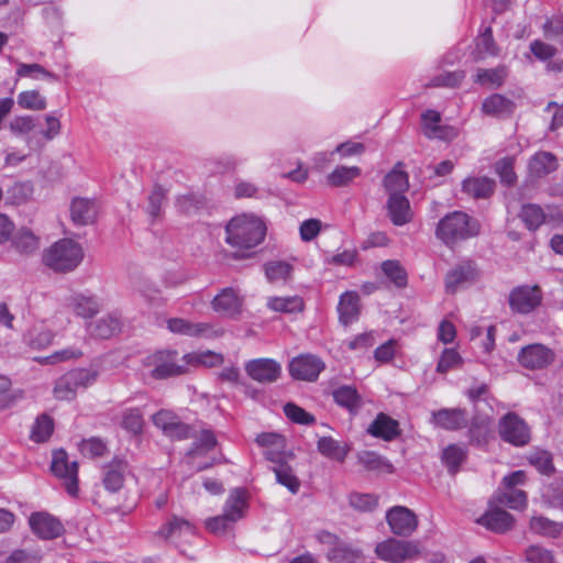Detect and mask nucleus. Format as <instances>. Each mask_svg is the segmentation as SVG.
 <instances>
[{
  "label": "nucleus",
  "mask_w": 563,
  "mask_h": 563,
  "mask_svg": "<svg viewBox=\"0 0 563 563\" xmlns=\"http://www.w3.org/2000/svg\"><path fill=\"white\" fill-rule=\"evenodd\" d=\"M197 526L190 520L172 515L167 520L159 527L156 534L174 544L188 542L191 538L197 536Z\"/></svg>",
  "instance_id": "9"
},
{
  "label": "nucleus",
  "mask_w": 563,
  "mask_h": 563,
  "mask_svg": "<svg viewBox=\"0 0 563 563\" xmlns=\"http://www.w3.org/2000/svg\"><path fill=\"white\" fill-rule=\"evenodd\" d=\"M497 500L514 510H523L528 504L527 494L521 489H506L498 495Z\"/></svg>",
  "instance_id": "50"
},
{
  "label": "nucleus",
  "mask_w": 563,
  "mask_h": 563,
  "mask_svg": "<svg viewBox=\"0 0 563 563\" xmlns=\"http://www.w3.org/2000/svg\"><path fill=\"white\" fill-rule=\"evenodd\" d=\"M386 521L390 531L400 537L411 536L418 527V518L405 506H394L386 512Z\"/></svg>",
  "instance_id": "14"
},
{
  "label": "nucleus",
  "mask_w": 563,
  "mask_h": 563,
  "mask_svg": "<svg viewBox=\"0 0 563 563\" xmlns=\"http://www.w3.org/2000/svg\"><path fill=\"white\" fill-rule=\"evenodd\" d=\"M14 249L23 254H31L40 247V239L29 229H20L12 239Z\"/></svg>",
  "instance_id": "41"
},
{
  "label": "nucleus",
  "mask_w": 563,
  "mask_h": 563,
  "mask_svg": "<svg viewBox=\"0 0 563 563\" xmlns=\"http://www.w3.org/2000/svg\"><path fill=\"white\" fill-rule=\"evenodd\" d=\"M235 522H233L229 517H227L223 512L221 515L210 517L206 519L205 527L206 529L216 536H223L231 531L234 527Z\"/></svg>",
  "instance_id": "53"
},
{
  "label": "nucleus",
  "mask_w": 563,
  "mask_h": 563,
  "mask_svg": "<svg viewBox=\"0 0 563 563\" xmlns=\"http://www.w3.org/2000/svg\"><path fill=\"white\" fill-rule=\"evenodd\" d=\"M32 192L30 183H15L7 190V203L19 206L30 199Z\"/></svg>",
  "instance_id": "51"
},
{
  "label": "nucleus",
  "mask_w": 563,
  "mask_h": 563,
  "mask_svg": "<svg viewBox=\"0 0 563 563\" xmlns=\"http://www.w3.org/2000/svg\"><path fill=\"white\" fill-rule=\"evenodd\" d=\"M530 530L542 537L556 538L563 531V523L550 520L543 516H533L530 519Z\"/></svg>",
  "instance_id": "40"
},
{
  "label": "nucleus",
  "mask_w": 563,
  "mask_h": 563,
  "mask_svg": "<svg viewBox=\"0 0 563 563\" xmlns=\"http://www.w3.org/2000/svg\"><path fill=\"white\" fill-rule=\"evenodd\" d=\"M339 320L349 325L355 322L360 314V297L355 291H345L340 296L338 305Z\"/></svg>",
  "instance_id": "30"
},
{
  "label": "nucleus",
  "mask_w": 563,
  "mask_h": 563,
  "mask_svg": "<svg viewBox=\"0 0 563 563\" xmlns=\"http://www.w3.org/2000/svg\"><path fill=\"white\" fill-rule=\"evenodd\" d=\"M18 104L27 110H44L46 108V99L36 90H27L19 93Z\"/></svg>",
  "instance_id": "54"
},
{
  "label": "nucleus",
  "mask_w": 563,
  "mask_h": 563,
  "mask_svg": "<svg viewBox=\"0 0 563 563\" xmlns=\"http://www.w3.org/2000/svg\"><path fill=\"white\" fill-rule=\"evenodd\" d=\"M477 522L494 532H506L512 528L514 517L503 509H493L483 515Z\"/></svg>",
  "instance_id": "31"
},
{
  "label": "nucleus",
  "mask_w": 563,
  "mask_h": 563,
  "mask_svg": "<svg viewBox=\"0 0 563 563\" xmlns=\"http://www.w3.org/2000/svg\"><path fill=\"white\" fill-rule=\"evenodd\" d=\"M165 198V190L161 186H155L148 196V206L146 208V212L152 220H155L161 216Z\"/></svg>",
  "instance_id": "61"
},
{
  "label": "nucleus",
  "mask_w": 563,
  "mask_h": 563,
  "mask_svg": "<svg viewBox=\"0 0 563 563\" xmlns=\"http://www.w3.org/2000/svg\"><path fill=\"white\" fill-rule=\"evenodd\" d=\"M367 432L385 441H391L400 434L399 423L385 413H378L367 428Z\"/></svg>",
  "instance_id": "27"
},
{
  "label": "nucleus",
  "mask_w": 563,
  "mask_h": 563,
  "mask_svg": "<svg viewBox=\"0 0 563 563\" xmlns=\"http://www.w3.org/2000/svg\"><path fill=\"white\" fill-rule=\"evenodd\" d=\"M98 207L95 200L74 198L70 205V216L75 224L87 225L95 221Z\"/></svg>",
  "instance_id": "28"
},
{
  "label": "nucleus",
  "mask_w": 563,
  "mask_h": 563,
  "mask_svg": "<svg viewBox=\"0 0 563 563\" xmlns=\"http://www.w3.org/2000/svg\"><path fill=\"white\" fill-rule=\"evenodd\" d=\"M506 77L507 69L505 66H499L490 69L479 68L477 70L475 81L482 86L497 88L503 85Z\"/></svg>",
  "instance_id": "46"
},
{
  "label": "nucleus",
  "mask_w": 563,
  "mask_h": 563,
  "mask_svg": "<svg viewBox=\"0 0 563 563\" xmlns=\"http://www.w3.org/2000/svg\"><path fill=\"white\" fill-rule=\"evenodd\" d=\"M556 358L555 352L541 343L528 344L518 352V363L530 371H542L551 366Z\"/></svg>",
  "instance_id": "8"
},
{
  "label": "nucleus",
  "mask_w": 563,
  "mask_h": 563,
  "mask_svg": "<svg viewBox=\"0 0 563 563\" xmlns=\"http://www.w3.org/2000/svg\"><path fill=\"white\" fill-rule=\"evenodd\" d=\"M386 208L394 225L401 227L412 220L413 213L410 202L405 195H390Z\"/></svg>",
  "instance_id": "23"
},
{
  "label": "nucleus",
  "mask_w": 563,
  "mask_h": 563,
  "mask_svg": "<svg viewBox=\"0 0 563 563\" xmlns=\"http://www.w3.org/2000/svg\"><path fill=\"white\" fill-rule=\"evenodd\" d=\"M477 277V268L472 261H462L452 267L445 276V289L454 294L460 287Z\"/></svg>",
  "instance_id": "20"
},
{
  "label": "nucleus",
  "mask_w": 563,
  "mask_h": 563,
  "mask_svg": "<svg viewBox=\"0 0 563 563\" xmlns=\"http://www.w3.org/2000/svg\"><path fill=\"white\" fill-rule=\"evenodd\" d=\"M53 474L64 482L66 492L75 497L78 494V464L70 461L68 454L63 449L53 452L51 464Z\"/></svg>",
  "instance_id": "10"
},
{
  "label": "nucleus",
  "mask_w": 563,
  "mask_h": 563,
  "mask_svg": "<svg viewBox=\"0 0 563 563\" xmlns=\"http://www.w3.org/2000/svg\"><path fill=\"white\" fill-rule=\"evenodd\" d=\"M82 356L84 352L81 349L77 346H67L45 357V363L58 364L63 362L76 361Z\"/></svg>",
  "instance_id": "58"
},
{
  "label": "nucleus",
  "mask_w": 563,
  "mask_h": 563,
  "mask_svg": "<svg viewBox=\"0 0 563 563\" xmlns=\"http://www.w3.org/2000/svg\"><path fill=\"white\" fill-rule=\"evenodd\" d=\"M181 361L188 366L214 367L223 363V356L212 351H200L185 354Z\"/></svg>",
  "instance_id": "39"
},
{
  "label": "nucleus",
  "mask_w": 563,
  "mask_h": 563,
  "mask_svg": "<svg viewBox=\"0 0 563 563\" xmlns=\"http://www.w3.org/2000/svg\"><path fill=\"white\" fill-rule=\"evenodd\" d=\"M167 329L180 335L218 338L223 331L216 329L212 324L206 322H191L183 318H172L167 321Z\"/></svg>",
  "instance_id": "15"
},
{
  "label": "nucleus",
  "mask_w": 563,
  "mask_h": 563,
  "mask_svg": "<svg viewBox=\"0 0 563 563\" xmlns=\"http://www.w3.org/2000/svg\"><path fill=\"white\" fill-rule=\"evenodd\" d=\"M16 75L19 77H30L33 79L47 78L55 80L56 76L51 71L46 70L40 64H24L21 63L18 66Z\"/></svg>",
  "instance_id": "57"
},
{
  "label": "nucleus",
  "mask_w": 563,
  "mask_h": 563,
  "mask_svg": "<svg viewBox=\"0 0 563 563\" xmlns=\"http://www.w3.org/2000/svg\"><path fill=\"white\" fill-rule=\"evenodd\" d=\"M246 375L254 382L263 385L274 384L282 376V365L274 358L258 357L244 364Z\"/></svg>",
  "instance_id": "11"
},
{
  "label": "nucleus",
  "mask_w": 563,
  "mask_h": 563,
  "mask_svg": "<svg viewBox=\"0 0 563 563\" xmlns=\"http://www.w3.org/2000/svg\"><path fill=\"white\" fill-rule=\"evenodd\" d=\"M479 232V224L467 213L453 211L443 217L435 229V236L446 246L452 247L457 242L473 238Z\"/></svg>",
  "instance_id": "2"
},
{
  "label": "nucleus",
  "mask_w": 563,
  "mask_h": 563,
  "mask_svg": "<svg viewBox=\"0 0 563 563\" xmlns=\"http://www.w3.org/2000/svg\"><path fill=\"white\" fill-rule=\"evenodd\" d=\"M54 428L55 423L53 418L46 413H42L35 418L31 427L30 439L35 443H45L51 439Z\"/></svg>",
  "instance_id": "36"
},
{
  "label": "nucleus",
  "mask_w": 563,
  "mask_h": 563,
  "mask_svg": "<svg viewBox=\"0 0 563 563\" xmlns=\"http://www.w3.org/2000/svg\"><path fill=\"white\" fill-rule=\"evenodd\" d=\"M495 183L487 177H470L463 181V191L474 198H487L494 191Z\"/></svg>",
  "instance_id": "38"
},
{
  "label": "nucleus",
  "mask_w": 563,
  "mask_h": 563,
  "mask_svg": "<svg viewBox=\"0 0 563 563\" xmlns=\"http://www.w3.org/2000/svg\"><path fill=\"white\" fill-rule=\"evenodd\" d=\"M520 218L530 231L537 230L547 221V214L543 209L534 203L523 205Z\"/></svg>",
  "instance_id": "47"
},
{
  "label": "nucleus",
  "mask_w": 563,
  "mask_h": 563,
  "mask_svg": "<svg viewBox=\"0 0 563 563\" xmlns=\"http://www.w3.org/2000/svg\"><path fill=\"white\" fill-rule=\"evenodd\" d=\"M512 157H505L496 162L495 170L500 177V181L507 186H511L516 183L517 176L514 170Z\"/></svg>",
  "instance_id": "59"
},
{
  "label": "nucleus",
  "mask_w": 563,
  "mask_h": 563,
  "mask_svg": "<svg viewBox=\"0 0 563 563\" xmlns=\"http://www.w3.org/2000/svg\"><path fill=\"white\" fill-rule=\"evenodd\" d=\"M266 232V223L261 217L242 213L227 223L225 242L239 251H249L264 241Z\"/></svg>",
  "instance_id": "1"
},
{
  "label": "nucleus",
  "mask_w": 563,
  "mask_h": 563,
  "mask_svg": "<svg viewBox=\"0 0 563 563\" xmlns=\"http://www.w3.org/2000/svg\"><path fill=\"white\" fill-rule=\"evenodd\" d=\"M43 263L48 268L67 273L74 271L84 258V250L71 239H62L44 250Z\"/></svg>",
  "instance_id": "3"
},
{
  "label": "nucleus",
  "mask_w": 563,
  "mask_h": 563,
  "mask_svg": "<svg viewBox=\"0 0 563 563\" xmlns=\"http://www.w3.org/2000/svg\"><path fill=\"white\" fill-rule=\"evenodd\" d=\"M431 422L444 430L455 431L467 426L468 418L464 410L444 408L432 412Z\"/></svg>",
  "instance_id": "22"
},
{
  "label": "nucleus",
  "mask_w": 563,
  "mask_h": 563,
  "mask_svg": "<svg viewBox=\"0 0 563 563\" xmlns=\"http://www.w3.org/2000/svg\"><path fill=\"white\" fill-rule=\"evenodd\" d=\"M217 445V439L212 431L202 430L197 442L195 443V448H192L188 452V457L194 459L196 455H201L210 450H212Z\"/></svg>",
  "instance_id": "56"
},
{
  "label": "nucleus",
  "mask_w": 563,
  "mask_h": 563,
  "mask_svg": "<svg viewBox=\"0 0 563 563\" xmlns=\"http://www.w3.org/2000/svg\"><path fill=\"white\" fill-rule=\"evenodd\" d=\"M145 367L151 368V376L155 379L179 376L187 371V364L178 357L175 350H161L146 356L142 361Z\"/></svg>",
  "instance_id": "5"
},
{
  "label": "nucleus",
  "mask_w": 563,
  "mask_h": 563,
  "mask_svg": "<svg viewBox=\"0 0 563 563\" xmlns=\"http://www.w3.org/2000/svg\"><path fill=\"white\" fill-rule=\"evenodd\" d=\"M121 424L128 432L140 434L143 430V417L137 409H130L124 412Z\"/></svg>",
  "instance_id": "63"
},
{
  "label": "nucleus",
  "mask_w": 563,
  "mask_h": 563,
  "mask_svg": "<svg viewBox=\"0 0 563 563\" xmlns=\"http://www.w3.org/2000/svg\"><path fill=\"white\" fill-rule=\"evenodd\" d=\"M525 556L529 563H556L553 552L541 545H530Z\"/></svg>",
  "instance_id": "60"
},
{
  "label": "nucleus",
  "mask_w": 563,
  "mask_h": 563,
  "mask_svg": "<svg viewBox=\"0 0 563 563\" xmlns=\"http://www.w3.org/2000/svg\"><path fill=\"white\" fill-rule=\"evenodd\" d=\"M332 397L340 407L352 415L357 413L364 404L357 389H333Z\"/></svg>",
  "instance_id": "37"
},
{
  "label": "nucleus",
  "mask_w": 563,
  "mask_h": 563,
  "mask_svg": "<svg viewBox=\"0 0 563 563\" xmlns=\"http://www.w3.org/2000/svg\"><path fill=\"white\" fill-rule=\"evenodd\" d=\"M375 554L387 563H405L418 559L421 548L418 541L388 538L376 544Z\"/></svg>",
  "instance_id": "4"
},
{
  "label": "nucleus",
  "mask_w": 563,
  "mask_h": 563,
  "mask_svg": "<svg viewBox=\"0 0 563 563\" xmlns=\"http://www.w3.org/2000/svg\"><path fill=\"white\" fill-rule=\"evenodd\" d=\"M382 271L397 287L406 286L407 273L397 261L388 260L383 262Z\"/></svg>",
  "instance_id": "55"
},
{
  "label": "nucleus",
  "mask_w": 563,
  "mask_h": 563,
  "mask_svg": "<svg viewBox=\"0 0 563 563\" xmlns=\"http://www.w3.org/2000/svg\"><path fill=\"white\" fill-rule=\"evenodd\" d=\"M66 306L81 318H91L100 310L99 300L89 294L74 292L66 299Z\"/></svg>",
  "instance_id": "24"
},
{
  "label": "nucleus",
  "mask_w": 563,
  "mask_h": 563,
  "mask_svg": "<svg viewBox=\"0 0 563 563\" xmlns=\"http://www.w3.org/2000/svg\"><path fill=\"white\" fill-rule=\"evenodd\" d=\"M318 451L325 457L335 460L339 462L344 461L347 454V449L342 445L339 441L331 437H322L317 443Z\"/></svg>",
  "instance_id": "42"
},
{
  "label": "nucleus",
  "mask_w": 563,
  "mask_h": 563,
  "mask_svg": "<svg viewBox=\"0 0 563 563\" xmlns=\"http://www.w3.org/2000/svg\"><path fill=\"white\" fill-rule=\"evenodd\" d=\"M350 504L360 511H372L378 505V497L373 494L354 493L350 496Z\"/></svg>",
  "instance_id": "62"
},
{
  "label": "nucleus",
  "mask_w": 563,
  "mask_h": 563,
  "mask_svg": "<svg viewBox=\"0 0 563 563\" xmlns=\"http://www.w3.org/2000/svg\"><path fill=\"white\" fill-rule=\"evenodd\" d=\"M528 461L541 474L549 475L554 470L553 462H552V456L545 450H534V451H532L528 455Z\"/></svg>",
  "instance_id": "52"
},
{
  "label": "nucleus",
  "mask_w": 563,
  "mask_h": 563,
  "mask_svg": "<svg viewBox=\"0 0 563 563\" xmlns=\"http://www.w3.org/2000/svg\"><path fill=\"white\" fill-rule=\"evenodd\" d=\"M243 298L239 290L232 287L223 288L211 301L212 309L225 317H235L241 312Z\"/></svg>",
  "instance_id": "19"
},
{
  "label": "nucleus",
  "mask_w": 563,
  "mask_h": 563,
  "mask_svg": "<svg viewBox=\"0 0 563 563\" xmlns=\"http://www.w3.org/2000/svg\"><path fill=\"white\" fill-rule=\"evenodd\" d=\"M269 309L278 312L295 313L303 310L305 303L301 297H272L267 301Z\"/></svg>",
  "instance_id": "44"
},
{
  "label": "nucleus",
  "mask_w": 563,
  "mask_h": 563,
  "mask_svg": "<svg viewBox=\"0 0 563 563\" xmlns=\"http://www.w3.org/2000/svg\"><path fill=\"white\" fill-rule=\"evenodd\" d=\"M558 166V159L552 153L538 152L529 161V175L532 178H541L556 170Z\"/></svg>",
  "instance_id": "33"
},
{
  "label": "nucleus",
  "mask_w": 563,
  "mask_h": 563,
  "mask_svg": "<svg viewBox=\"0 0 563 563\" xmlns=\"http://www.w3.org/2000/svg\"><path fill=\"white\" fill-rule=\"evenodd\" d=\"M154 424L159 428L165 435L173 440H185L191 437L190 426L180 421V419L169 410H161L153 416Z\"/></svg>",
  "instance_id": "16"
},
{
  "label": "nucleus",
  "mask_w": 563,
  "mask_h": 563,
  "mask_svg": "<svg viewBox=\"0 0 563 563\" xmlns=\"http://www.w3.org/2000/svg\"><path fill=\"white\" fill-rule=\"evenodd\" d=\"M498 433L504 442L517 448L525 446L531 441L530 427L514 412H508L500 418Z\"/></svg>",
  "instance_id": "7"
},
{
  "label": "nucleus",
  "mask_w": 563,
  "mask_h": 563,
  "mask_svg": "<svg viewBox=\"0 0 563 563\" xmlns=\"http://www.w3.org/2000/svg\"><path fill=\"white\" fill-rule=\"evenodd\" d=\"M273 471L277 483L288 488L289 492L296 494L299 490L300 482L294 474L291 467L286 463H277Z\"/></svg>",
  "instance_id": "49"
},
{
  "label": "nucleus",
  "mask_w": 563,
  "mask_h": 563,
  "mask_svg": "<svg viewBox=\"0 0 563 563\" xmlns=\"http://www.w3.org/2000/svg\"><path fill=\"white\" fill-rule=\"evenodd\" d=\"M542 291L539 286H518L509 294V307L516 313L527 314L540 306Z\"/></svg>",
  "instance_id": "12"
},
{
  "label": "nucleus",
  "mask_w": 563,
  "mask_h": 563,
  "mask_svg": "<svg viewBox=\"0 0 563 563\" xmlns=\"http://www.w3.org/2000/svg\"><path fill=\"white\" fill-rule=\"evenodd\" d=\"M316 538L327 547V559L330 563H356L362 558L361 549L339 539L331 532L320 531Z\"/></svg>",
  "instance_id": "6"
},
{
  "label": "nucleus",
  "mask_w": 563,
  "mask_h": 563,
  "mask_svg": "<svg viewBox=\"0 0 563 563\" xmlns=\"http://www.w3.org/2000/svg\"><path fill=\"white\" fill-rule=\"evenodd\" d=\"M249 508L247 493L242 488H234L230 492L224 506L223 514L233 522L243 519Z\"/></svg>",
  "instance_id": "26"
},
{
  "label": "nucleus",
  "mask_w": 563,
  "mask_h": 563,
  "mask_svg": "<svg viewBox=\"0 0 563 563\" xmlns=\"http://www.w3.org/2000/svg\"><path fill=\"white\" fill-rule=\"evenodd\" d=\"M128 463L121 459H114L103 470V485L111 493L119 492L124 483Z\"/></svg>",
  "instance_id": "29"
},
{
  "label": "nucleus",
  "mask_w": 563,
  "mask_h": 563,
  "mask_svg": "<svg viewBox=\"0 0 563 563\" xmlns=\"http://www.w3.org/2000/svg\"><path fill=\"white\" fill-rule=\"evenodd\" d=\"M466 455L467 451L465 446L450 444L442 452V461L449 472L454 474L459 471L460 465L465 461Z\"/></svg>",
  "instance_id": "45"
},
{
  "label": "nucleus",
  "mask_w": 563,
  "mask_h": 563,
  "mask_svg": "<svg viewBox=\"0 0 563 563\" xmlns=\"http://www.w3.org/2000/svg\"><path fill=\"white\" fill-rule=\"evenodd\" d=\"M441 114L435 110H427L421 114V129L428 139L452 141L459 135L457 129L441 125Z\"/></svg>",
  "instance_id": "17"
},
{
  "label": "nucleus",
  "mask_w": 563,
  "mask_h": 563,
  "mask_svg": "<svg viewBox=\"0 0 563 563\" xmlns=\"http://www.w3.org/2000/svg\"><path fill=\"white\" fill-rule=\"evenodd\" d=\"M514 102L499 93L487 97L482 104L484 113L497 118L510 115L514 111Z\"/></svg>",
  "instance_id": "34"
},
{
  "label": "nucleus",
  "mask_w": 563,
  "mask_h": 563,
  "mask_svg": "<svg viewBox=\"0 0 563 563\" xmlns=\"http://www.w3.org/2000/svg\"><path fill=\"white\" fill-rule=\"evenodd\" d=\"M121 318L114 313L103 316L87 324V332L96 339H110L121 331Z\"/></svg>",
  "instance_id": "25"
},
{
  "label": "nucleus",
  "mask_w": 563,
  "mask_h": 563,
  "mask_svg": "<svg viewBox=\"0 0 563 563\" xmlns=\"http://www.w3.org/2000/svg\"><path fill=\"white\" fill-rule=\"evenodd\" d=\"M398 163L384 178V187L390 195H404L409 188V179L407 173L401 169Z\"/></svg>",
  "instance_id": "35"
},
{
  "label": "nucleus",
  "mask_w": 563,
  "mask_h": 563,
  "mask_svg": "<svg viewBox=\"0 0 563 563\" xmlns=\"http://www.w3.org/2000/svg\"><path fill=\"white\" fill-rule=\"evenodd\" d=\"M358 176H361V168L357 166H338L328 175L327 180L333 187H343L347 186Z\"/></svg>",
  "instance_id": "48"
},
{
  "label": "nucleus",
  "mask_w": 563,
  "mask_h": 563,
  "mask_svg": "<svg viewBox=\"0 0 563 563\" xmlns=\"http://www.w3.org/2000/svg\"><path fill=\"white\" fill-rule=\"evenodd\" d=\"M323 361L312 354H301L290 360L288 371L292 378L314 382L324 369Z\"/></svg>",
  "instance_id": "13"
},
{
  "label": "nucleus",
  "mask_w": 563,
  "mask_h": 563,
  "mask_svg": "<svg viewBox=\"0 0 563 563\" xmlns=\"http://www.w3.org/2000/svg\"><path fill=\"white\" fill-rule=\"evenodd\" d=\"M42 554L38 550L20 549L13 551L7 563H40Z\"/></svg>",
  "instance_id": "64"
},
{
  "label": "nucleus",
  "mask_w": 563,
  "mask_h": 563,
  "mask_svg": "<svg viewBox=\"0 0 563 563\" xmlns=\"http://www.w3.org/2000/svg\"><path fill=\"white\" fill-rule=\"evenodd\" d=\"M264 267L269 283H287L291 278L292 265L287 262L271 261Z\"/></svg>",
  "instance_id": "43"
},
{
  "label": "nucleus",
  "mask_w": 563,
  "mask_h": 563,
  "mask_svg": "<svg viewBox=\"0 0 563 563\" xmlns=\"http://www.w3.org/2000/svg\"><path fill=\"white\" fill-rule=\"evenodd\" d=\"M29 525L32 532L43 540L58 538L63 531V523L45 511L33 512L29 518Z\"/></svg>",
  "instance_id": "18"
},
{
  "label": "nucleus",
  "mask_w": 563,
  "mask_h": 563,
  "mask_svg": "<svg viewBox=\"0 0 563 563\" xmlns=\"http://www.w3.org/2000/svg\"><path fill=\"white\" fill-rule=\"evenodd\" d=\"M56 333L48 328L45 321H35L23 334V342L34 350H43L49 346Z\"/></svg>",
  "instance_id": "21"
},
{
  "label": "nucleus",
  "mask_w": 563,
  "mask_h": 563,
  "mask_svg": "<svg viewBox=\"0 0 563 563\" xmlns=\"http://www.w3.org/2000/svg\"><path fill=\"white\" fill-rule=\"evenodd\" d=\"M100 360L93 361L88 367H80L70 371L67 378V386L74 385V387H87L93 385L100 374Z\"/></svg>",
  "instance_id": "32"
}]
</instances>
